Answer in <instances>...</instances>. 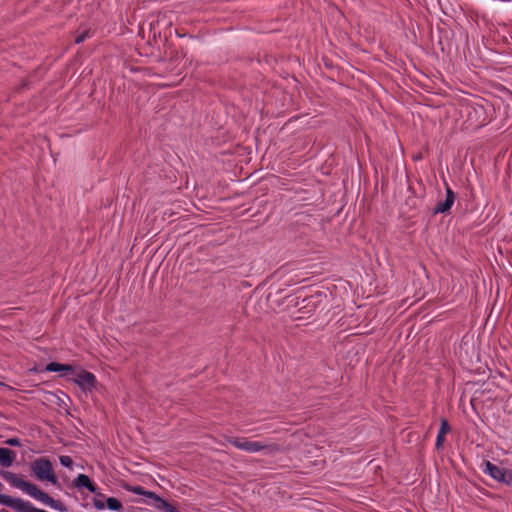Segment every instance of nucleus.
I'll use <instances>...</instances> for the list:
<instances>
[{
    "instance_id": "obj_1",
    "label": "nucleus",
    "mask_w": 512,
    "mask_h": 512,
    "mask_svg": "<svg viewBox=\"0 0 512 512\" xmlns=\"http://www.w3.org/2000/svg\"><path fill=\"white\" fill-rule=\"evenodd\" d=\"M0 476L6 480L11 486L22 490L32 498L41 503L50 506L59 512H67V506L60 500H55L48 493L40 489L35 483L24 480L21 476L7 470H1Z\"/></svg>"
},
{
    "instance_id": "obj_2",
    "label": "nucleus",
    "mask_w": 512,
    "mask_h": 512,
    "mask_svg": "<svg viewBox=\"0 0 512 512\" xmlns=\"http://www.w3.org/2000/svg\"><path fill=\"white\" fill-rule=\"evenodd\" d=\"M30 468L37 480L50 482L55 487L61 489V484L55 474L53 464L48 457L37 458L31 463Z\"/></svg>"
},
{
    "instance_id": "obj_3",
    "label": "nucleus",
    "mask_w": 512,
    "mask_h": 512,
    "mask_svg": "<svg viewBox=\"0 0 512 512\" xmlns=\"http://www.w3.org/2000/svg\"><path fill=\"white\" fill-rule=\"evenodd\" d=\"M483 473L501 484L512 487V470L509 468L496 465L489 460H484Z\"/></svg>"
},
{
    "instance_id": "obj_4",
    "label": "nucleus",
    "mask_w": 512,
    "mask_h": 512,
    "mask_svg": "<svg viewBox=\"0 0 512 512\" xmlns=\"http://www.w3.org/2000/svg\"><path fill=\"white\" fill-rule=\"evenodd\" d=\"M75 374V377L70 379L74 384H76L81 391L83 392H92L94 390H98L101 384L98 382L96 376L81 367H79V371Z\"/></svg>"
},
{
    "instance_id": "obj_5",
    "label": "nucleus",
    "mask_w": 512,
    "mask_h": 512,
    "mask_svg": "<svg viewBox=\"0 0 512 512\" xmlns=\"http://www.w3.org/2000/svg\"><path fill=\"white\" fill-rule=\"evenodd\" d=\"M445 199L440 200L435 207L432 209V215L437 214H447L450 212L455 199H456V193L452 190V188L449 186V184L445 181Z\"/></svg>"
},
{
    "instance_id": "obj_6",
    "label": "nucleus",
    "mask_w": 512,
    "mask_h": 512,
    "mask_svg": "<svg viewBox=\"0 0 512 512\" xmlns=\"http://www.w3.org/2000/svg\"><path fill=\"white\" fill-rule=\"evenodd\" d=\"M229 443L238 449L245 450L247 452H258L262 451L263 442L260 441H248L243 438H231Z\"/></svg>"
},
{
    "instance_id": "obj_7",
    "label": "nucleus",
    "mask_w": 512,
    "mask_h": 512,
    "mask_svg": "<svg viewBox=\"0 0 512 512\" xmlns=\"http://www.w3.org/2000/svg\"><path fill=\"white\" fill-rule=\"evenodd\" d=\"M71 488H76L79 491L87 489L89 492H94L96 489V483L86 474H78L70 485Z\"/></svg>"
},
{
    "instance_id": "obj_8",
    "label": "nucleus",
    "mask_w": 512,
    "mask_h": 512,
    "mask_svg": "<svg viewBox=\"0 0 512 512\" xmlns=\"http://www.w3.org/2000/svg\"><path fill=\"white\" fill-rule=\"evenodd\" d=\"M148 499L153 500V506L155 509L163 512H179L174 503L168 502L163 497L159 496L155 492L149 494Z\"/></svg>"
},
{
    "instance_id": "obj_9",
    "label": "nucleus",
    "mask_w": 512,
    "mask_h": 512,
    "mask_svg": "<svg viewBox=\"0 0 512 512\" xmlns=\"http://www.w3.org/2000/svg\"><path fill=\"white\" fill-rule=\"evenodd\" d=\"M41 371L60 372L63 374L75 373V366L69 363L49 362Z\"/></svg>"
},
{
    "instance_id": "obj_10",
    "label": "nucleus",
    "mask_w": 512,
    "mask_h": 512,
    "mask_svg": "<svg viewBox=\"0 0 512 512\" xmlns=\"http://www.w3.org/2000/svg\"><path fill=\"white\" fill-rule=\"evenodd\" d=\"M147 44L151 47H159L161 42V31L159 30V20H155L149 23Z\"/></svg>"
},
{
    "instance_id": "obj_11",
    "label": "nucleus",
    "mask_w": 512,
    "mask_h": 512,
    "mask_svg": "<svg viewBox=\"0 0 512 512\" xmlns=\"http://www.w3.org/2000/svg\"><path fill=\"white\" fill-rule=\"evenodd\" d=\"M320 297H321L320 293L305 297L301 303L297 302L295 304V306H299L298 311L300 313H303V314L306 313L304 311L305 309H308L310 312L311 310H314L317 308Z\"/></svg>"
},
{
    "instance_id": "obj_12",
    "label": "nucleus",
    "mask_w": 512,
    "mask_h": 512,
    "mask_svg": "<svg viewBox=\"0 0 512 512\" xmlns=\"http://www.w3.org/2000/svg\"><path fill=\"white\" fill-rule=\"evenodd\" d=\"M16 459V452L10 448L0 447V465L10 467Z\"/></svg>"
},
{
    "instance_id": "obj_13",
    "label": "nucleus",
    "mask_w": 512,
    "mask_h": 512,
    "mask_svg": "<svg viewBox=\"0 0 512 512\" xmlns=\"http://www.w3.org/2000/svg\"><path fill=\"white\" fill-rule=\"evenodd\" d=\"M473 114L476 115L477 117V123L475 124V126L477 128L482 127L486 121V113L484 107L481 105L473 107V110L470 111L468 114V120H472Z\"/></svg>"
},
{
    "instance_id": "obj_14",
    "label": "nucleus",
    "mask_w": 512,
    "mask_h": 512,
    "mask_svg": "<svg viewBox=\"0 0 512 512\" xmlns=\"http://www.w3.org/2000/svg\"><path fill=\"white\" fill-rule=\"evenodd\" d=\"M120 487L128 492H132L136 495L144 496L146 498H148L149 494L151 493V491L144 489V487L138 485L133 486L125 480L120 482Z\"/></svg>"
},
{
    "instance_id": "obj_15",
    "label": "nucleus",
    "mask_w": 512,
    "mask_h": 512,
    "mask_svg": "<svg viewBox=\"0 0 512 512\" xmlns=\"http://www.w3.org/2000/svg\"><path fill=\"white\" fill-rule=\"evenodd\" d=\"M163 46H164V51L162 54L159 55L160 61L165 60V59L174 61V60L178 59V52L171 49L170 43L166 36L164 37V40H163Z\"/></svg>"
},
{
    "instance_id": "obj_16",
    "label": "nucleus",
    "mask_w": 512,
    "mask_h": 512,
    "mask_svg": "<svg viewBox=\"0 0 512 512\" xmlns=\"http://www.w3.org/2000/svg\"><path fill=\"white\" fill-rule=\"evenodd\" d=\"M92 494H94V497H93V506L97 509V510H103L105 509V503L104 501L106 500V496L104 493L101 492V489L98 487V485L96 484V489L94 492H91Z\"/></svg>"
},
{
    "instance_id": "obj_17",
    "label": "nucleus",
    "mask_w": 512,
    "mask_h": 512,
    "mask_svg": "<svg viewBox=\"0 0 512 512\" xmlns=\"http://www.w3.org/2000/svg\"><path fill=\"white\" fill-rule=\"evenodd\" d=\"M4 489V486L3 484L0 482V492H2ZM11 500H18V501H24L23 499L21 498H17V497H12L10 495H6V494H2L0 493V505H3V506H6V507H9L13 510H15L16 512H18V509L19 508H16L13 504H11Z\"/></svg>"
},
{
    "instance_id": "obj_18",
    "label": "nucleus",
    "mask_w": 512,
    "mask_h": 512,
    "mask_svg": "<svg viewBox=\"0 0 512 512\" xmlns=\"http://www.w3.org/2000/svg\"><path fill=\"white\" fill-rule=\"evenodd\" d=\"M104 503L105 508L111 511L122 512L124 510L122 502L116 497H107Z\"/></svg>"
},
{
    "instance_id": "obj_19",
    "label": "nucleus",
    "mask_w": 512,
    "mask_h": 512,
    "mask_svg": "<svg viewBox=\"0 0 512 512\" xmlns=\"http://www.w3.org/2000/svg\"><path fill=\"white\" fill-rule=\"evenodd\" d=\"M262 450L266 451V454H268V455H273V454L279 453V452H286L289 450V447L283 446L278 443H269V444L263 443Z\"/></svg>"
},
{
    "instance_id": "obj_20",
    "label": "nucleus",
    "mask_w": 512,
    "mask_h": 512,
    "mask_svg": "<svg viewBox=\"0 0 512 512\" xmlns=\"http://www.w3.org/2000/svg\"><path fill=\"white\" fill-rule=\"evenodd\" d=\"M322 62L332 77L339 73V67L331 57L324 55L322 57Z\"/></svg>"
},
{
    "instance_id": "obj_21",
    "label": "nucleus",
    "mask_w": 512,
    "mask_h": 512,
    "mask_svg": "<svg viewBox=\"0 0 512 512\" xmlns=\"http://www.w3.org/2000/svg\"><path fill=\"white\" fill-rule=\"evenodd\" d=\"M451 431V426L446 418L440 419V427L438 430L439 434L446 435Z\"/></svg>"
},
{
    "instance_id": "obj_22",
    "label": "nucleus",
    "mask_w": 512,
    "mask_h": 512,
    "mask_svg": "<svg viewBox=\"0 0 512 512\" xmlns=\"http://www.w3.org/2000/svg\"><path fill=\"white\" fill-rule=\"evenodd\" d=\"M60 464L68 469H73L74 461L70 456L61 455L59 456Z\"/></svg>"
},
{
    "instance_id": "obj_23",
    "label": "nucleus",
    "mask_w": 512,
    "mask_h": 512,
    "mask_svg": "<svg viewBox=\"0 0 512 512\" xmlns=\"http://www.w3.org/2000/svg\"><path fill=\"white\" fill-rule=\"evenodd\" d=\"M4 444L13 447H20L22 445L18 437L8 438L7 440L4 441Z\"/></svg>"
},
{
    "instance_id": "obj_24",
    "label": "nucleus",
    "mask_w": 512,
    "mask_h": 512,
    "mask_svg": "<svg viewBox=\"0 0 512 512\" xmlns=\"http://www.w3.org/2000/svg\"><path fill=\"white\" fill-rule=\"evenodd\" d=\"M444 442H445V435L438 433L437 437H436L435 448L437 450H441L444 446Z\"/></svg>"
},
{
    "instance_id": "obj_25",
    "label": "nucleus",
    "mask_w": 512,
    "mask_h": 512,
    "mask_svg": "<svg viewBox=\"0 0 512 512\" xmlns=\"http://www.w3.org/2000/svg\"><path fill=\"white\" fill-rule=\"evenodd\" d=\"M88 36V31H84L82 32L81 34L77 35L76 38H75V43L76 44H80L82 43L83 41H85V39L87 38Z\"/></svg>"
},
{
    "instance_id": "obj_26",
    "label": "nucleus",
    "mask_w": 512,
    "mask_h": 512,
    "mask_svg": "<svg viewBox=\"0 0 512 512\" xmlns=\"http://www.w3.org/2000/svg\"><path fill=\"white\" fill-rule=\"evenodd\" d=\"M29 86H30V82H29V81H23V82L21 83V85L18 87V89H17V90H18V91H22V90H24V89L29 88Z\"/></svg>"
},
{
    "instance_id": "obj_27",
    "label": "nucleus",
    "mask_w": 512,
    "mask_h": 512,
    "mask_svg": "<svg viewBox=\"0 0 512 512\" xmlns=\"http://www.w3.org/2000/svg\"><path fill=\"white\" fill-rule=\"evenodd\" d=\"M139 35L142 37V38H145V29H144V26H140V29H139Z\"/></svg>"
},
{
    "instance_id": "obj_28",
    "label": "nucleus",
    "mask_w": 512,
    "mask_h": 512,
    "mask_svg": "<svg viewBox=\"0 0 512 512\" xmlns=\"http://www.w3.org/2000/svg\"><path fill=\"white\" fill-rule=\"evenodd\" d=\"M42 369H43V368H37V367H34V368L30 369V371H31V372H42V371H41Z\"/></svg>"
},
{
    "instance_id": "obj_29",
    "label": "nucleus",
    "mask_w": 512,
    "mask_h": 512,
    "mask_svg": "<svg viewBox=\"0 0 512 512\" xmlns=\"http://www.w3.org/2000/svg\"><path fill=\"white\" fill-rule=\"evenodd\" d=\"M52 395H53L54 397H56V398H57L56 404H57V405H61V404H60V403H61V401H62V400H61V398H60V397H58V396H56V395H55V394H53V393H52Z\"/></svg>"
},
{
    "instance_id": "obj_30",
    "label": "nucleus",
    "mask_w": 512,
    "mask_h": 512,
    "mask_svg": "<svg viewBox=\"0 0 512 512\" xmlns=\"http://www.w3.org/2000/svg\"><path fill=\"white\" fill-rule=\"evenodd\" d=\"M409 190H410L414 195H416V193L414 192V190H413L412 186H409Z\"/></svg>"
},
{
    "instance_id": "obj_31",
    "label": "nucleus",
    "mask_w": 512,
    "mask_h": 512,
    "mask_svg": "<svg viewBox=\"0 0 512 512\" xmlns=\"http://www.w3.org/2000/svg\"><path fill=\"white\" fill-rule=\"evenodd\" d=\"M82 507L87 508L88 507V503H83Z\"/></svg>"
},
{
    "instance_id": "obj_32",
    "label": "nucleus",
    "mask_w": 512,
    "mask_h": 512,
    "mask_svg": "<svg viewBox=\"0 0 512 512\" xmlns=\"http://www.w3.org/2000/svg\"><path fill=\"white\" fill-rule=\"evenodd\" d=\"M410 200H414L413 198H407V203L410 201Z\"/></svg>"
},
{
    "instance_id": "obj_33",
    "label": "nucleus",
    "mask_w": 512,
    "mask_h": 512,
    "mask_svg": "<svg viewBox=\"0 0 512 512\" xmlns=\"http://www.w3.org/2000/svg\"><path fill=\"white\" fill-rule=\"evenodd\" d=\"M0 385H1V386H6V385H5L4 383H2V382H0Z\"/></svg>"
},
{
    "instance_id": "obj_34",
    "label": "nucleus",
    "mask_w": 512,
    "mask_h": 512,
    "mask_svg": "<svg viewBox=\"0 0 512 512\" xmlns=\"http://www.w3.org/2000/svg\"><path fill=\"white\" fill-rule=\"evenodd\" d=\"M180 512V511H179Z\"/></svg>"
}]
</instances>
